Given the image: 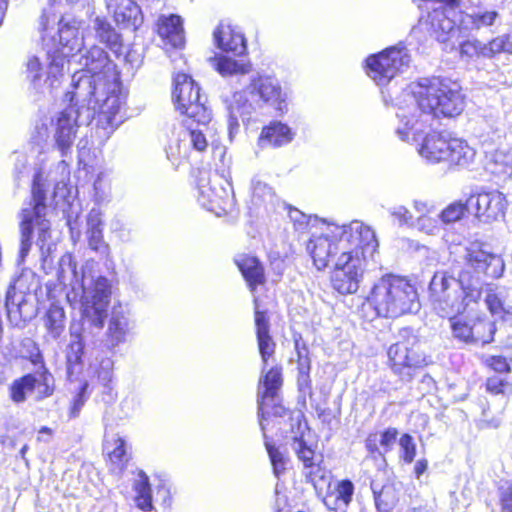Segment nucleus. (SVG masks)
<instances>
[{
  "mask_svg": "<svg viewBox=\"0 0 512 512\" xmlns=\"http://www.w3.org/2000/svg\"><path fill=\"white\" fill-rule=\"evenodd\" d=\"M254 324L258 351L264 367L276 352V342L270 334V312L265 309L259 296L253 297Z\"/></svg>",
  "mask_w": 512,
  "mask_h": 512,
  "instance_id": "obj_19",
  "label": "nucleus"
},
{
  "mask_svg": "<svg viewBox=\"0 0 512 512\" xmlns=\"http://www.w3.org/2000/svg\"><path fill=\"white\" fill-rule=\"evenodd\" d=\"M128 5L126 10H122L120 7L115 8L113 12L114 19L119 24L129 25L132 23L133 14L138 10V6L135 2L127 0Z\"/></svg>",
  "mask_w": 512,
  "mask_h": 512,
  "instance_id": "obj_54",
  "label": "nucleus"
},
{
  "mask_svg": "<svg viewBox=\"0 0 512 512\" xmlns=\"http://www.w3.org/2000/svg\"><path fill=\"white\" fill-rule=\"evenodd\" d=\"M393 215L398 219L400 223H407L412 220L411 213L405 208L398 209L393 213Z\"/></svg>",
  "mask_w": 512,
  "mask_h": 512,
  "instance_id": "obj_58",
  "label": "nucleus"
},
{
  "mask_svg": "<svg viewBox=\"0 0 512 512\" xmlns=\"http://www.w3.org/2000/svg\"><path fill=\"white\" fill-rule=\"evenodd\" d=\"M499 508L500 512H512V481L499 489Z\"/></svg>",
  "mask_w": 512,
  "mask_h": 512,
  "instance_id": "obj_55",
  "label": "nucleus"
},
{
  "mask_svg": "<svg viewBox=\"0 0 512 512\" xmlns=\"http://www.w3.org/2000/svg\"><path fill=\"white\" fill-rule=\"evenodd\" d=\"M102 242V235L99 231H93L89 237V245L94 249H98V244Z\"/></svg>",
  "mask_w": 512,
  "mask_h": 512,
  "instance_id": "obj_59",
  "label": "nucleus"
},
{
  "mask_svg": "<svg viewBox=\"0 0 512 512\" xmlns=\"http://www.w3.org/2000/svg\"><path fill=\"white\" fill-rule=\"evenodd\" d=\"M235 103L242 115H249L265 106L282 113L286 107L285 94L279 81L268 75H258L251 79L248 86L235 97Z\"/></svg>",
  "mask_w": 512,
  "mask_h": 512,
  "instance_id": "obj_12",
  "label": "nucleus"
},
{
  "mask_svg": "<svg viewBox=\"0 0 512 512\" xmlns=\"http://www.w3.org/2000/svg\"><path fill=\"white\" fill-rule=\"evenodd\" d=\"M457 279L448 271H436L429 283V297L440 315L464 314L474 301H467L465 290H458Z\"/></svg>",
  "mask_w": 512,
  "mask_h": 512,
  "instance_id": "obj_13",
  "label": "nucleus"
},
{
  "mask_svg": "<svg viewBox=\"0 0 512 512\" xmlns=\"http://www.w3.org/2000/svg\"><path fill=\"white\" fill-rule=\"evenodd\" d=\"M213 40L216 47L226 54L235 57L247 54V40L236 26L219 23L213 31Z\"/></svg>",
  "mask_w": 512,
  "mask_h": 512,
  "instance_id": "obj_22",
  "label": "nucleus"
},
{
  "mask_svg": "<svg viewBox=\"0 0 512 512\" xmlns=\"http://www.w3.org/2000/svg\"><path fill=\"white\" fill-rule=\"evenodd\" d=\"M42 63L38 57H31L27 62V71L31 76L32 81H37L42 77Z\"/></svg>",
  "mask_w": 512,
  "mask_h": 512,
  "instance_id": "obj_56",
  "label": "nucleus"
},
{
  "mask_svg": "<svg viewBox=\"0 0 512 512\" xmlns=\"http://www.w3.org/2000/svg\"><path fill=\"white\" fill-rule=\"evenodd\" d=\"M483 364L490 372L500 375L510 374L512 371L508 359L502 355L488 356L484 359Z\"/></svg>",
  "mask_w": 512,
  "mask_h": 512,
  "instance_id": "obj_47",
  "label": "nucleus"
},
{
  "mask_svg": "<svg viewBox=\"0 0 512 512\" xmlns=\"http://www.w3.org/2000/svg\"><path fill=\"white\" fill-rule=\"evenodd\" d=\"M286 416L289 418L290 431L295 434L294 437H303L305 430L308 429L304 413L302 411L295 413L288 409V412L284 417Z\"/></svg>",
  "mask_w": 512,
  "mask_h": 512,
  "instance_id": "obj_51",
  "label": "nucleus"
},
{
  "mask_svg": "<svg viewBox=\"0 0 512 512\" xmlns=\"http://www.w3.org/2000/svg\"><path fill=\"white\" fill-rule=\"evenodd\" d=\"M461 315L462 314L441 316L449 319L450 328L454 338L464 343H471V339L473 337V333L471 332L472 321H467L466 319L461 318Z\"/></svg>",
  "mask_w": 512,
  "mask_h": 512,
  "instance_id": "obj_39",
  "label": "nucleus"
},
{
  "mask_svg": "<svg viewBox=\"0 0 512 512\" xmlns=\"http://www.w3.org/2000/svg\"><path fill=\"white\" fill-rule=\"evenodd\" d=\"M16 295L15 285H10L6 291L5 295V305L8 307L10 304H14V298Z\"/></svg>",
  "mask_w": 512,
  "mask_h": 512,
  "instance_id": "obj_60",
  "label": "nucleus"
},
{
  "mask_svg": "<svg viewBox=\"0 0 512 512\" xmlns=\"http://www.w3.org/2000/svg\"><path fill=\"white\" fill-rule=\"evenodd\" d=\"M94 30L96 32L97 39L109 50L117 55L122 53V36L106 18L96 17L94 20Z\"/></svg>",
  "mask_w": 512,
  "mask_h": 512,
  "instance_id": "obj_28",
  "label": "nucleus"
},
{
  "mask_svg": "<svg viewBox=\"0 0 512 512\" xmlns=\"http://www.w3.org/2000/svg\"><path fill=\"white\" fill-rule=\"evenodd\" d=\"M343 253L336 257L330 271L329 284L334 292L347 296L358 292L363 281L365 266L378 249V240L374 230L365 235L359 244L351 250L343 240Z\"/></svg>",
  "mask_w": 512,
  "mask_h": 512,
  "instance_id": "obj_4",
  "label": "nucleus"
},
{
  "mask_svg": "<svg viewBox=\"0 0 512 512\" xmlns=\"http://www.w3.org/2000/svg\"><path fill=\"white\" fill-rule=\"evenodd\" d=\"M354 493V485L348 480L344 479L337 483L335 487L336 500L344 505H348Z\"/></svg>",
  "mask_w": 512,
  "mask_h": 512,
  "instance_id": "obj_53",
  "label": "nucleus"
},
{
  "mask_svg": "<svg viewBox=\"0 0 512 512\" xmlns=\"http://www.w3.org/2000/svg\"><path fill=\"white\" fill-rule=\"evenodd\" d=\"M373 229L360 222H352L344 225L339 233L333 235H313L306 244V250L309 253L313 265L317 270L321 271L326 269L330 261L336 257L341 256L343 250V240L349 243L347 247L350 250L369 234Z\"/></svg>",
  "mask_w": 512,
  "mask_h": 512,
  "instance_id": "obj_10",
  "label": "nucleus"
},
{
  "mask_svg": "<svg viewBox=\"0 0 512 512\" xmlns=\"http://www.w3.org/2000/svg\"><path fill=\"white\" fill-rule=\"evenodd\" d=\"M431 164H443L448 170L465 169L474 162L476 151L465 140L441 132L428 133L418 149Z\"/></svg>",
  "mask_w": 512,
  "mask_h": 512,
  "instance_id": "obj_7",
  "label": "nucleus"
},
{
  "mask_svg": "<svg viewBox=\"0 0 512 512\" xmlns=\"http://www.w3.org/2000/svg\"><path fill=\"white\" fill-rule=\"evenodd\" d=\"M473 337L471 343L474 344H489L494 340L496 333L495 322L491 321L487 317H476L472 320V331Z\"/></svg>",
  "mask_w": 512,
  "mask_h": 512,
  "instance_id": "obj_33",
  "label": "nucleus"
},
{
  "mask_svg": "<svg viewBox=\"0 0 512 512\" xmlns=\"http://www.w3.org/2000/svg\"><path fill=\"white\" fill-rule=\"evenodd\" d=\"M108 306V295L102 296L94 294L92 296V304L85 309L84 313L86 317L90 319L93 326L103 328L105 319L107 318Z\"/></svg>",
  "mask_w": 512,
  "mask_h": 512,
  "instance_id": "obj_34",
  "label": "nucleus"
},
{
  "mask_svg": "<svg viewBox=\"0 0 512 512\" xmlns=\"http://www.w3.org/2000/svg\"><path fill=\"white\" fill-rule=\"evenodd\" d=\"M156 32L165 45L172 48L184 47L185 36L180 16L171 14L169 16L160 17L157 22Z\"/></svg>",
  "mask_w": 512,
  "mask_h": 512,
  "instance_id": "obj_25",
  "label": "nucleus"
},
{
  "mask_svg": "<svg viewBox=\"0 0 512 512\" xmlns=\"http://www.w3.org/2000/svg\"><path fill=\"white\" fill-rule=\"evenodd\" d=\"M460 56L466 59L484 58L483 44L478 40H466L460 44Z\"/></svg>",
  "mask_w": 512,
  "mask_h": 512,
  "instance_id": "obj_50",
  "label": "nucleus"
},
{
  "mask_svg": "<svg viewBox=\"0 0 512 512\" xmlns=\"http://www.w3.org/2000/svg\"><path fill=\"white\" fill-rule=\"evenodd\" d=\"M27 359L36 367H38L36 376H38V385L40 387V397H50L55 392V379L45 364L40 349L33 345V350L27 356Z\"/></svg>",
  "mask_w": 512,
  "mask_h": 512,
  "instance_id": "obj_26",
  "label": "nucleus"
},
{
  "mask_svg": "<svg viewBox=\"0 0 512 512\" xmlns=\"http://www.w3.org/2000/svg\"><path fill=\"white\" fill-rule=\"evenodd\" d=\"M127 322L123 318L112 317L109 322L107 336L113 345H117L125 338Z\"/></svg>",
  "mask_w": 512,
  "mask_h": 512,
  "instance_id": "obj_48",
  "label": "nucleus"
},
{
  "mask_svg": "<svg viewBox=\"0 0 512 512\" xmlns=\"http://www.w3.org/2000/svg\"><path fill=\"white\" fill-rule=\"evenodd\" d=\"M134 491L136 507L143 512L153 511L152 491L147 475L142 474L141 479L134 486Z\"/></svg>",
  "mask_w": 512,
  "mask_h": 512,
  "instance_id": "obj_37",
  "label": "nucleus"
},
{
  "mask_svg": "<svg viewBox=\"0 0 512 512\" xmlns=\"http://www.w3.org/2000/svg\"><path fill=\"white\" fill-rule=\"evenodd\" d=\"M400 459L405 464H410L416 457L417 447L414 438L409 433H403L398 440Z\"/></svg>",
  "mask_w": 512,
  "mask_h": 512,
  "instance_id": "obj_46",
  "label": "nucleus"
},
{
  "mask_svg": "<svg viewBox=\"0 0 512 512\" xmlns=\"http://www.w3.org/2000/svg\"><path fill=\"white\" fill-rule=\"evenodd\" d=\"M398 436V429L392 426L381 431H372L368 433L364 440L367 458L372 460H382L386 463L385 455L393 449Z\"/></svg>",
  "mask_w": 512,
  "mask_h": 512,
  "instance_id": "obj_23",
  "label": "nucleus"
},
{
  "mask_svg": "<svg viewBox=\"0 0 512 512\" xmlns=\"http://www.w3.org/2000/svg\"><path fill=\"white\" fill-rule=\"evenodd\" d=\"M424 25L429 36L439 43L454 44L460 37L461 28L444 10L435 9L429 13Z\"/></svg>",
  "mask_w": 512,
  "mask_h": 512,
  "instance_id": "obj_20",
  "label": "nucleus"
},
{
  "mask_svg": "<svg viewBox=\"0 0 512 512\" xmlns=\"http://www.w3.org/2000/svg\"><path fill=\"white\" fill-rule=\"evenodd\" d=\"M414 97L421 113L435 119L456 118L466 106L461 85L449 78L432 77L420 83Z\"/></svg>",
  "mask_w": 512,
  "mask_h": 512,
  "instance_id": "obj_5",
  "label": "nucleus"
},
{
  "mask_svg": "<svg viewBox=\"0 0 512 512\" xmlns=\"http://www.w3.org/2000/svg\"><path fill=\"white\" fill-rule=\"evenodd\" d=\"M498 17L497 11H484L470 15V22L474 29L492 26Z\"/></svg>",
  "mask_w": 512,
  "mask_h": 512,
  "instance_id": "obj_52",
  "label": "nucleus"
},
{
  "mask_svg": "<svg viewBox=\"0 0 512 512\" xmlns=\"http://www.w3.org/2000/svg\"><path fill=\"white\" fill-rule=\"evenodd\" d=\"M29 205L30 207L24 208L20 212V253L22 256H26L32 247L35 228L38 229V237L42 242H46L50 237L51 225L46 218L48 209L47 192L40 173H37L33 178Z\"/></svg>",
  "mask_w": 512,
  "mask_h": 512,
  "instance_id": "obj_9",
  "label": "nucleus"
},
{
  "mask_svg": "<svg viewBox=\"0 0 512 512\" xmlns=\"http://www.w3.org/2000/svg\"><path fill=\"white\" fill-rule=\"evenodd\" d=\"M439 2L451 7L456 8L459 6V0H440Z\"/></svg>",
  "mask_w": 512,
  "mask_h": 512,
  "instance_id": "obj_62",
  "label": "nucleus"
},
{
  "mask_svg": "<svg viewBox=\"0 0 512 512\" xmlns=\"http://www.w3.org/2000/svg\"><path fill=\"white\" fill-rule=\"evenodd\" d=\"M504 263L502 259L483 249L469 248L464 255V266L458 273L457 282L461 290H465L467 301H474L479 305L482 299V288L475 286L474 281H479L483 276L493 279L502 276Z\"/></svg>",
  "mask_w": 512,
  "mask_h": 512,
  "instance_id": "obj_8",
  "label": "nucleus"
},
{
  "mask_svg": "<svg viewBox=\"0 0 512 512\" xmlns=\"http://www.w3.org/2000/svg\"><path fill=\"white\" fill-rule=\"evenodd\" d=\"M38 433L39 434H46L48 436H52L53 435V430L50 427H48V426H42V427L39 428Z\"/></svg>",
  "mask_w": 512,
  "mask_h": 512,
  "instance_id": "obj_63",
  "label": "nucleus"
},
{
  "mask_svg": "<svg viewBox=\"0 0 512 512\" xmlns=\"http://www.w3.org/2000/svg\"><path fill=\"white\" fill-rule=\"evenodd\" d=\"M504 349L507 351L509 360L512 362V340L504 346Z\"/></svg>",
  "mask_w": 512,
  "mask_h": 512,
  "instance_id": "obj_64",
  "label": "nucleus"
},
{
  "mask_svg": "<svg viewBox=\"0 0 512 512\" xmlns=\"http://www.w3.org/2000/svg\"><path fill=\"white\" fill-rule=\"evenodd\" d=\"M296 368H297V378H296V384L298 391L307 394L309 396L312 395V380L310 376L311 371V359L309 356V350L308 348L303 345L302 347H299L298 344H296Z\"/></svg>",
  "mask_w": 512,
  "mask_h": 512,
  "instance_id": "obj_29",
  "label": "nucleus"
},
{
  "mask_svg": "<svg viewBox=\"0 0 512 512\" xmlns=\"http://www.w3.org/2000/svg\"><path fill=\"white\" fill-rule=\"evenodd\" d=\"M375 504L380 512H390L399 502V492L393 483L384 484L374 491Z\"/></svg>",
  "mask_w": 512,
  "mask_h": 512,
  "instance_id": "obj_36",
  "label": "nucleus"
},
{
  "mask_svg": "<svg viewBox=\"0 0 512 512\" xmlns=\"http://www.w3.org/2000/svg\"><path fill=\"white\" fill-rule=\"evenodd\" d=\"M37 389V399L42 400L46 397H40V387L38 385V376L33 373H27L15 380L9 386V397L14 403H23L27 399V393Z\"/></svg>",
  "mask_w": 512,
  "mask_h": 512,
  "instance_id": "obj_30",
  "label": "nucleus"
},
{
  "mask_svg": "<svg viewBox=\"0 0 512 512\" xmlns=\"http://www.w3.org/2000/svg\"><path fill=\"white\" fill-rule=\"evenodd\" d=\"M271 429H269L270 431ZM268 430L263 432V436L265 438L264 445L267 450L268 456L270 458L271 464L273 466L274 473L276 475H280L286 470V457L285 455L276 447L272 441L269 439L267 435Z\"/></svg>",
  "mask_w": 512,
  "mask_h": 512,
  "instance_id": "obj_45",
  "label": "nucleus"
},
{
  "mask_svg": "<svg viewBox=\"0 0 512 512\" xmlns=\"http://www.w3.org/2000/svg\"><path fill=\"white\" fill-rule=\"evenodd\" d=\"M283 369L280 365L270 367L259 379L257 392L258 419L262 432L281 424L288 409L278 399L283 386Z\"/></svg>",
  "mask_w": 512,
  "mask_h": 512,
  "instance_id": "obj_11",
  "label": "nucleus"
},
{
  "mask_svg": "<svg viewBox=\"0 0 512 512\" xmlns=\"http://www.w3.org/2000/svg\"><path fill=\"white\" fill-rule=\"evenodd\" d=\"M411 56L405 44L399 42L380 52L368 55L363 68L377 85H387L409 66Z\"/></svg>",
  "mask_w": 512,
  "mask_h": 512,
  "instance_id": "obj_14",
  "label": "nucleus"
},
{
  "mask_svg": "<svg viewBox=\"0 0 512 512\" xmlns=\"http://www.w3.org/2000/svg\"><path fill=\"white\" fill-rule=\"evenodd\" d=\"M201 196L211 211L226 214L233 204L231 173L229 168L209 173L208 182L199 184Z\"/></svg>",
  "mask_w": 512,
  "mask_h": 512,
  "instance_id": "obj_16",
  "label": "nucleus"
},
{
  "mask_svg": "<svg viewBox=\"0 0 512 512\" xmlns=\"http://www.w3.org/2000/svg\"><path fill=\"white\" fill-rule=\"evenodd\" d=\"M485 169L492 175H508L512 172V156L505 150L495 149L485 156Z\"/></svg>",
  "mask_w": 512,
  "mask_h": 512,
  "instance_id": "obj_32",
  "label": "nucleus"
},
{
  "mask_svg": "<svg viewBox=\"0 0 512 512\" xmlns=\"http://www.w3.org/2000/svg\"><path fill=\"white\" fill-rule=\"evenodd\" d=\"M293 440L298 443L296 455L303 462V465L309 471L306 474L308 481L316 485L318 479H324L325 470L320 463L315 461V451L307 445L303 437H294Z\"/></svg>",
  "mask_w": 512,
  "mask_h": 512,
  "instance_id": "obj_27",
  "label": "nucleus"
},
{
  "mask_svg": "<svg viewBox=\"0 0 512 512\" xmlns=\"http://www.w3.org/2000/svg\"><path fill=\"white\" fill-rule=\"evenodd\" d=\"M98 378L103 381L104 386H109V384L112 382V373L109 370H99L98 371Z\"/></svg>",
  "mask_w": 512,
  "mask_h": 512,
  "instance_id": "obj_61",
  "label": "nucleus"
},
{
  "mask_svg": "<svg viewBox=\"0 0 512 512\" xmlns=\"http://www.w3.org/2000/svg\"><path fill=\"white\" fill-rule=\"evenodd\" d=\"M85 353V342L81 334H76L66 348L65 360L66 371L68 376H72L80 372L83 366V357Z\"/></svg>",
  "mask_w": 512,
  "mask_h": 512,
  "instance_id": "obj_31",
  "label": "nucleus"
},
{
  "mask_svg": "<svg viewBox=\"0 0 512 512\" xmlns=\"http://www.w3.org/2000/svg\"><path fill=\"white\" fill-rule=\"evenodd\" d=\"M294 138L292 129L281 121L273 120L261 128L257 145L264 148H280L289 144Z\"/></svg>",
  "mask_w": 512,
  "mask_h": 512,
  "instance_id": "obj_24",
  "label": "nucleus"
},
{
  "mask_svg": "<svg viewBox=\"0 0 512 512\" xmlns=\"http://www.w3.org/2000/svg\"><path fill=\"white\" fill-rule=\"evenodd\" d=\"M79 29L73 23L59 22L58 28V42L63 48H68L72 52L77 46H79Z\"/></svg>",
  "mask_w": 512,
  "mask_h": 512,
  "instance_id": "obj_41",
  "label": "nucleus"
},
{
  "mask_svg": "<svg viewBox=\"0 0 512 512\" xmlns=\"http://www.w3.org/2000/svg\"><path fill=\"white\" fill-rule=\"evenodd\" d=\"M387 367L401 381H412L415 375L433 363L421 337L412 328L399 331L398 339L386 351Z\"/></svg>",
  "mask_w": 512,
  "mask_h": 512,
  "instance_id": "obj_6",
  "label": "nucleus"
},
{
  "mask_svg": "<svg viewBox=\"0 0 512 512\" xmlns=\"http://www.w3.org/2000/svg\"><path fill=\"white\" fill-rule=\"evenodd\" d=\"M103 458L110 474L122 475L132 460L131 445L120 434L105 436L102 444Z\"/></svg>",
  "mask_w": 512,
  "mask_h": 512,
  "instance_id": "obj_18",
  "label": "nucleus"
},
{
  "mask_svg": "<svg viewBox=\"0 0 512 512\" xmlns=\"http://www.w3.org/2000/svg\"><path fill=\"white\" fill-rule=\"evenodd\" d=\"M417 303V289L409 279L386 273L371 285L359 311L361 317L368 321L397 319L410 314Z\"/></svg>",
  "mask_w": 512,
  "mask_h": 512,
  "instance_id": "obj_2",
  "label": "nucleus"
},
{
  "mask_svg": "<svg viewBox=\"0 0 512 512\" xmlns=\"http://www.w3.org/2000/svg\"><path fill=\"white\" fill-rule=\"evenodd\" d=\"M64 96L68 105L57 112L50 121L53 128L55 147L61 156L71 153L80 127V111L76 92L67 91Z\"/></svg>",
  "mask_w": 512,
  "mask_h": 512,
  "instance_id": "obj_15",
  "label": "nucleus"
},
{
  "mask_svg": "<svg viewBox=\"0 0 512 512\" xmlns=\"http://www.w3.org/2000/svg\"><path fill=\"white\" fill-rule=\"evenodd\" d=\"M469 208V198L465 202L461 200L454 201L441 211L440 219L444 223L459 221L465 216Z\"/></svg>",
  "mask_w": 512,
  "mask_h": 512,
  "instance_id": "obj_44",
  "label": "nucleus"
},
{
  "mask_svg": "<svg viewBox=\"0 0 512 512\" xmlns=\"http://www.w3.org/2000/svg\"><path fill=\"white\" fill-rule=\"evenodd\" d=\"M88 387V382L84 381L73 397L68 411L70 418H76L79 416L82 407L88 399Z\"/></svg>",
  "mask_w": 512,
  "mask_h": 512,
  "instance_id": "obj_49",
  "label": "nucleus"
},
{
  "mask_svg": "<svg viewBox=\"0 0 512 512\" xmlns=\"http://www.w3.org/2000/svg\"><path fill=\"white\" fill-rule=\"evenodd\" d=\"M469 205L480 221L490 223L504 216L507 200L500 191H481L469 196Z\"/></svg>",
  "mask_w": 512,
  "mask_h": 512,
  "instance_id": "obj_17",
  "label": "nucleus"
},
{
  "mask_svg": "<svg viewBox=\"0 0 512 512\" xmlns=\"http://www.w3.org/2000/svg\"><path fill=\"white\" fill-rule=\"evenodd\" d=\"M81 60L87 73L103 81L105 98L98 111V126L113 130L122 121L119 115L126 108L128 94L123 87L121 73L108 53L98 45L87 49Z\"/></svg>",
  "mask_w": 512,
  "mask_h": 512,
  "instance_id": "obj_3",
  "label": "nucleus"
},
{
  "mask_svg": "<svg viewBox=\"0 0 512 512\" xmlns=\"http://www.w3.org/2000/svg\"><path fill=\"white\" fill-rule=\"evenodd\" d=\"M485 303L489 312L503 321L512 318V307L506 306L500 296L494 292L487 293Z\"/></svg>",
  "mask_w": 512,
  "mask_h": 512,
  "instance_id": "obj_43",
  "label": "nucleus"
},
{
  "mask_svg": "<svg viewBox=\"0 0 512 512\" xmlns=\"http://www.w3.org/2000/svg\"><path fill=\"white\" fill-rule=\"evenodd\" d=\"M485 392L491 396L509 397L512 395V382L506 377L492 375L486 378Z\"/></svg>",
  "mask_w": 512,
  "mask_h": 512,
  "instance_id": "obj_40",
  "label": "nucleus"
},
{
  "mask_svg": "<svg viewBox=\"0 0 512 512\" xmlns=\"http://www.w3.org/2000/svg\"><path fill=\"white\" fill-rule=\"evenodd\" d=\"M171 97L182 119L175 132L176 141L167 148V156L179 166L190 158L191 150L199 153L207 150L208 140L200 127L209 124L211 111L199 84L186 73L174 75Z\"/></svg>",
  "mask_w": 512,
  "mask_h": 512,
  "instance_id": "obj_1",
  "label": "nucleus"
},
{
  "mask_svg": "<svg viewBox=\"0 0 512 512\" xmlns=\"http://www.w3.org/2000/svg\"><path fill=\"white\" fill-rule=\"evenodd\" d=\"M66 315L62 307L51 305L44 316V325L53 339L59 338L65 330Z\"/></svg>",
  "mask_w": 512,
  "mask_h": 512,
  "instance_id": "obj_35",
  "label": "nucleus"
},
{
  "mask_svg": "<svg viewBox=\"0 0 512 512\" xmlns=\"http://www.w3.org/2000/svg\"><path fill=\"white\" fill-rule=\"evenodd\" d=\"M215 70L222 76H231L235 74H245L249 71V66L241 64L225 55H216L211 59Z\"/></svg>",
  "mask_w": 512,
  "mask_h": 512,
  "instance_id": "obj_38",
  "label": "nucleus"
},
{
  "mask_svg": "<svg viewBox=\"0 0 512 512\" xmlns=\"http://www.w3.org/2000/svg\"><path fill=\"white\" fill-rule=\"evenodd\" d=\"M428 468V460L425 459V458H421L419 460L416 461L415 465H414V474L417 478H419L422 474H424L426 472Z\"/></svg>",
  "mask_w": 512,
  "mask_h": 512,
  "instance_id": "obj_57",
  "label": "nucleus"
},
{
  "mask_svg": "<svg viewBox=\"0 0 512 512\" xmlns=\"http://www.w3.org/2000/svg\"><path fill=\"white\" fill-rule=\"evenodd\" d=\"M233 263L241 273L248 290L254 297L258 296V289L267 283L265 266L262 261L256 255L240 253L234 257Z\"/></svg>",
  "mask_w": 512,
  "mask_h": 512,
  "instance_id": "obj_21",
  "label": "nucleus"
},
{
  "mask_svg": "<svg viewBox=\"0 0 512 512\" xmlns=\"http://www.w3.org/2000/svg\"><path fill=\"white\" fill-rule=\"evenodd\" d=\"M483 48L484 58H492L503 52L512 54V37L508 34L497 36L483 44Z\"/></svg>",
  "mask_w": 512,
  "mask_h": 512,
  "instance_id": "obj_42",
  "label": "nucleus"
}]
</instances>
